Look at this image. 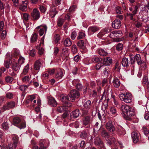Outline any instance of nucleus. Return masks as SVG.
I'll list each match as a JSON object with an SVG mask.
<instances>
[{
	"label": "nucleus",
	"instance_id": "obj_1",
	"mask_svg": "<svg viewBox=\"0 0 149 149\" xmlns=\"http://www.w3.org/2000/svg\"><path fill=\"white\" fill-rule=\"evenodd\" d=\"M121 109L124 114V118L126 120H130V118L134 115V109L129 106L123 105L121 107Z\"/></svg>",
	"mask_w": 149,
	"mask_h": 149
},
{
	"label": "nucleus",
	"instance_id": "obj_2",
	"mask_svg": "<svg viewBox=\"0 0 149 149\" xmlns=\"http://www.w3.org/2000/svg\"><path fill=\"white\" fill-rule=\"evenodd\" d=\"M80 95L79 92L73 90L71 91L70 93L68 95H63L61 96V101L65 103L66 100L73 101L74 100L75 98H78Z\"/></svg>",
	"mask_w": 149,
	"mask_h": 149
},
{
	"label": "nucleus",
	"instance_id": "obj_3",
	"mask_svg": "<svg viewBox=\"0 0 149 149\" xmlns=\"http://www.w3.org/2000/svg\"><path fill=\"white\" fill-rule=\"evenodd\" d=\"M119 96L121 100L125 103H130L132 101V96L130 93H121L119 94Z\"/></svg>",
	"mask_w": 149,
	"mask_h": 149
},
{
	"label": "nucleus",
	"instance_id": "obj_4",
	"mask_svg": "<svg viewBox=\"0 0 149 149\" xmlns=\"http://www.w3.org/2000/svg\"><path fill=\"white\" fill-rule=\"evenodd\" d=\"M13 124L17 126L20 129L24 128L26 127V123L24 121H21L20 119L18 117H15L13 120Z\"/></svg>",
	"mask_w": 149,
	"mask_h": 149
},
{
	"label": "nucleus",
	"instance_id": "obj_5",
	"mask_svg": "<svg viewBox=\"0 0 149 149\" xmlns=\"http://www.w3.org/2000/svg\"><path fill=\"white\" fill-rule=\"evenodd\" d=\"M83 106L84 108L83 109L82 111L84 114H87L89 110H92V105L90 100H88L84 104Z\"/></svg>",
	"mask_w": 149,
	"mask_h": 149
},
{
	"label": "nucleus",
	"instance_id": "obj_6",
	"mask_svg": "<svg viewBox=\"0 0 149 149\" xmlns=\"http://www.w3.org/2000/svg\"><path fill=\"white\" fill-rule=\"evenodd\" d=\"M12 136L13 144L11 145V143H8V147L9 149H15L17 147L18 141V137L17 135H14Z\"/></svg>",
	"mask_w": 149,
	"mask_h": 149
},
{
	"label": "nucleus",
	"instance_id": "obj_7",
	"mask_svg": "<svg viewBox=\"0 0 149 149\" xmlns=\"http://www.w3.org/2000/svg\"><path fill=\"white\" fill-rule=\"evenodd\" d=\"M120 32L118 31H113L111 32L110 35V37L114 39L113 40L114 41L116 42H119L120 41H122L124 40L123 38H122L121 39L116 38L118 37V34H120Z\"/></svg>",
	"mask_w": 149,
	"mask_h": 149
},
{
	"label": "nucleus",
	"instance_id": "obj_8",
	"mask_svg": "<svg viewBox=\"0 0 149 149\" xmlns=\"http://www.w3.org/2000/svg\"><path fill=\"white\" fill-rule=\"evenodd\" d=\"M106 127L107 130L111 132H113L115 130V127L111 120L109 121L106 123Z\"/></svg>",
	"mask_w": 149,
	"mask_h": 149
},
{
	"label": "nucleus",
	"instance_id": "obj_9",
	"mask_svg": "<svg viewBox=\"0 0 149 149\" xmlns=\"http://www.w3.org/2000/svg\"><path fill=\"white\" fill-rule=\"evenodd\" d=\"M36 29H40L39 31V35L41 36L44 34L45 35L47 29V27L45 25H41L37 27Z\"/></svg>",
	"mask_w": 149,
	"mask_h": 149
},
{
	"label": "nucleus",
	"instance_id": "obj_10",
	"mask_svg": "<svg viewBox=\"0 0 149 149\" xmlns=\"http://www.w3.org/2000/svg\"><path fill=\"white\" fill-rule=\"evenodd\" d=\"M31 16L34 20H38L40 17V14L39 10L36 8H34L31 13Z\"/></svg>",
	"mask_w": 149,
	"mask_h": 149
},
{
	"label": "nucleus",
	"instance_id": "obj_11",
	"mask_svg": "<svg viewBox=\"0 0 149 149\" xmlns=\"http://www.w3.org/2000/svg\"><path fill=\"white\" fill-rule=\"evenodd\" d=\"M15 105V102L11 101L7 103V104L4 105L3 107V109L4 111L8 110L10 109H12L14 107Z\"/></svg>",
	"mask_w": 149,
	"mask_h": 149
},
{
	"label": "nucleus",
	"instance_id": "obj_12",
	"mask_svg": "<svg viewBox=\"0 0 149 149\" xmlns=\"http://www.w3.org/2000/svg\"><path fill=\"white\" fill-rule=\"evenodd\" d=\"M48 6L49 7H50L49 13L51 17L53 18L57 13V12L56 9V7L55 6H50L49 5H48Z\"/></svg>",
	"mask_w": 149,
	"mask_h": 149
},
{
	"label": "nucleus",
	"instance_id": "obj_13",
	"mask_svg": "<svg viewBox=\"0 0 149 149\" xmlns=\"http://www.w3.org/2000/svg\"><path fill=\"white\" fill-rule=\"evenodd\" d=\"M131 135L133 142L134 143H137L139 139V134L136 132H134L132 133Z\"/></svg>",
	"mask_w": 149,
	"mask_h": 149
},
{
	"label": "nucleus",
	"instance_id": "obj_14",
	"mask_svg": "<svg viewBox=\"0 0 149 149\" xmlns=\"http://www.w3.org/2000/svg\"><path fill=\"white\" fill-rule=\"evenodd\" d=\"M121 25V23L120 20L118 19H115L112 22V26L115 29H118L120 28Z\"/></svg>",
	"mask_w": 149,
	"mask_h": 149
},
{
	"label": "nucleus",
	"instance_id": "obj_15",
	"mask_svg": "<svg viewBox=\"0 0 149 149\" xmlns=\"http://www.w3.org/2000/svg\"><path fill=\"white\" fill-rule=\"evenodd\" d=\"M100 131L101 136L106 140L109 139V135L106 130L104 128H101Z\"/></svg>",
	"mask_w": 149,
	"mask_h": 149
},
{
	"label": "nucleus",
	"instance_id": "obj_16",
	"mask_svg": "<svg viewBox=\"0 0 149 149\" xmlns=\"http://www.w3.org/2000/svg\"><path fill=\"white\" fill-rule=\"evenodd\" d=\"M105 91L107 93L106 95L105 96V92H104L103 93V95H102V97L100 99V102L102 101V100L103 99H104V101H105V100H107V99L106 95H108L109 92H111V89L110 87L107 86L105 88Z\"/></svg>",
	"mask_w": 149,
	"mask_h": 149
},
{
	"label": "nucleus",
	"instance_id": "obj_17",
	"mask_svg": "<svg viewBox=\"0 0 149 149\" xmlns=\"http://www.w3.org/2000/svg\"><path fill=\"white\" fill-rule=\"evenodd\" d=\"M100 28L96 26H92L89 27L88 29V33L90 34H92L95 32L99 31Z\"/></svg>",
	"mask_w": 149,
	"mask_h": 149
},
{
	"label": "nucleus",
	"instance_id": "obj_18",
	"mask_svg": "<svg viewBox=\"0 0 149 149\" xmlns=\"http://www.w3.org/2000/svg\"><path fill=\"white\" fill-rule=\"evenodd\" d=\"M43 61L40 60L36 61L34 64V68L36 70H39L41 66Z\"/></svg>",
	"mask_w": 149,
	"mask_h": 149
},
{
	"label": "nucleus",
	"instance_id": "obj_19",
	"mask_svg": "<svg viewBox=\"0 0 149 149\" xmlns=\"http://www.w3.org/2000/svg\"><path fill=\"white\" fill-rule=\"evenodd\" d=\"M90 124V117L88 116H86L83 120V125L85 126L87 125L86 127H91Z\"/></svg>",
	"mask_w": 149,
	"mask_h": 149
},
{
	"label": "nucleus",
	"instance_id": "obj_20",
	"mask_svg": "<svg viewBox=\"0 0 149 149\" xmlns=\"http://www.w3.org/2000/svg\"><path fill=\"white\" fill-rule=\"evenodd\" d=\"M48 103L51 106L56 107L57 105V103L55 99L52 97L49 99Z\"/></svg>",
	"mask_w": 149,
	"mask_h": 149
},
{
	"label": "nucleus",
	"instance_id": "obj_21",
	"mask_svg": "<svg viewBox=\"0 0 149 149\" xmlns=\"http://www.w3.org/2000/svg\"><path fill=\"white\" fill-rule=\"evenodd\" d=\"M63 74L62 71L60 70H58L56 73L55 78L58 79H61L63 76Z\"/></svg>",
	"mask_w": 149,
	"mask_h": 149
},
{
	"label": "nucleus",
	"instance_id": "obj_22",
	"mask_svg": "<svg viewBox=\"0 0 149 149\" xmlns=\"http://www.w3.org/2000/svg\"><path fill=\"white\" fill-rule=\"evenodd\" d=\"M80 114L79 111L78 109H77L72 111L71 113V116L74 118H76L78 117Z\"/></svg>",
	"mask_w": 149,
	"mask_h": 149
},
{
	"label": "nucleus",
	"instance_id": "obj_23",
	"mask_svg": "<svg viewBox=\"0 0 149 149\" xmlns=\"http://www.w3.org/2000/svg\"><path fill=\"white\" fill-rule=\"evenodd\" d=\"M113 86L116 88H118L120 84L119 80L116 77L113 79Z\"/></svg>",
	"mask_w": 149,
	"mask_h": 149
},
{
	"label": "nucleus",
	"instance_id": "obj_24",
	"mask_svg": "<svg viewBox=\"0 0 149 149\" xmlns=\"http://www.w3.org/2000/svg\"><path fill=\"white\" fill-rule=\"evenodd\" d=\"M38 35L37 33H33L31 37L30 41L31 42H34L37 41L38 38Z\"/></svg>",
	"mask_w": 149,
	"mask_h": 149
},
{
	"label": "nucleus",
	"instance_id": "obj_25",
	"mask_svg": "<svg viewBox=\"0 0 149 149\" xmlns=\"http://www.w3.org/2000/svg\"><path fill=\"white\" fill-rule=\"evenodd\" d=\"M48 5L47 6L45 5H39L38 8L41 13H45L47 8L48 6Z\"/></svg>",
	"mask_w": 149,
	"mask_h": 149
},
{
	"label": "nucleus",
	"instance_id": "obj_26",
	"mask_svg": "<svg viewBox=\"0 0 149 149\" xmlns=\"http://www.w3.org/2000/svg\"><path fill=\"white\" fill-rule=\"evenodd\" d=\"M104 62L106 65L105 66L109 65L112 63V60L110 57H107L104 59Z\"/></svg>",
	"mask_w": 149,
	"mask_h": 149
},
{
	"label": "nucleus",
	"instance_id": "obj_27",
	"mask_svg": "<svg viewBox=\"0 0 149 149\" xmlns=\"http://www.w3.org/2000/svg\"><path fill=\"white\" fill-rule=\"evenodd\" d=\"M109 100V99L107 98V100L104 101L103 105L102 106V109L104 112L108 107V103Z\"/></svg>",
	"mask_w": 149,
	"mask_h": 149
},
{
	"label": "nucleus",
	"instance_id": "obj_28",
	"mask_svg": "<svg viewBox=\"0 0 149 149\" xmlns=\"http://www.w3.org/2000/svg\"><path fill=\"white\" fill-rule=\"evenodd\" d=\"M20 68V65L19 64H17L16 63H13V64L12 69L15 71H17L19 70Z\"/></svg>",
	"mask_w": 149,
	"mask_h": 149
},
{
	"label": "nucleus",
	"instance_id": "obj_29",
	"mask_svg": "<svg viewBox=\"0 0 149 149\" xmlns=\"http://www.w3.org/2000/svg\"><path fill=\"white\" fill-rule=\"evenodd\" d=\"M122 64L124 67H127L129 65V60L128 58H124L122 61Z\"/></svg>",
	"mask_w": 149,
	"mask_h": 149
},
{
	"label": "nucleus",
	"instance_id": "obj_30",
	"mask_svg": "<svg viewBox=\"0 0 149 149\" xmlns=\"http://www.w3.org/2000/svg\"><path fill=\"white\" fill-rule=\"evenodd\" d=\"M72 41L70 38H67L65 39L64 42V44L65 46L66 47L70 46L72 45Z\"/></svg>",
	"mask_w": 149,
	"mask_h": 149
},
{
	"label": "nucleus",
	"instance_id": "obj_31",
	"mask_svg": "<svg viewBox=\"0 0 149 149\" xmlns=\"http://www.w3.org/2000/svg\"><path fill=\"white\" fill-rule=\"evenodd\" d=\"M45 143L44 140H41L39 142V149H45L46 147L44 146V144Z\"/></svg>",
	"mask_w": 149,
	"mask_h": 149
},
{
	"label": "nucleus",
	"instance_id": "obj_32",
	"mask_svg": "<svg viewBox=\"0 0 149 149\" xmlns=\"http://www.w3.org/2000/svg\"><path fill=\"white\" fill-rule=\"evenodd\" d=\"M135 58L139 65L143 61L141 59L140 56L139 54H137L135 56Z\"/></svg>",
	"mask_w": 149,
	"mask_h": 149
},
{
	"label": "nucleus",
	"instance_id": "obj_33",
	"mask_svg": "<svg viewBox=\"0 0 149 149\" xmlns=\"http://www.w3.org/2000/svg\"><path fill=\"white\" fill-rule=\"evenodd\" d=\"M102 59L100 57L97 56L93 57L92 58V61L93 63H95L102 61Z\"/></svg>",
	"mask_w": 149,
	"mask_h": 149
},
{
	"label": "nucleus",
	"instance_id": "obj_34",
	"mask_svg": "<svg viewBox=\"0 0 149 149\" xmlns=\"http://www.w3.org/2000/svg\"><path fill=\"white\" fill-rule=\"evenodd\" d=\"M98 53L101 56H105L107 55V53L104 49H100L98 51Z\"/></svg>",
	"mask_w": 149,
	"mask_h": 149
},
{
	"label": "nucleus",
	"instance_id": "obj_35",
	"mask_svg": "<svg viewBox=\"0 0 149 149\" xmlns=\"http://www.w3.org/2000/svg\"><path fill=\"white\" fill-rule=\"evenodd\" d=\"M105 67V65L101 63H98L96 65V69L97 70H99Z\"/></svg>",
	"mask_w": 149,
	"mask_h": 149
},
{
	"label": "nucleus",
	"instance_id": "obj_36",
	"mask_svg": "<svg viewBox=\"0 0 149 149\" xmlns=\"http://www.w3.org/2000/svg\"><path fill=\"white\" fill-rule=\"evenodd\" d=\"M103 73L106 76H108L110 73V70L108 67L105 65V67L104 68Z\"/></svg>",
	"mask_w": 149,
	"mask_h": 149
},
{
	"label": "nucleus",
	"instance_id": "obj_37",
	"mask_svg": "<svg viewBox=\"0 0 149 149\" xmlns=\"http://www.w3.org/2000/svg\"><path fill=\"white\" fill-rule=\"evenodd\" d=\"M67 110V108L64 107H59L57 108V111L59 112H63L64 111H66Z\"/></svg>",
	"mask_w": 149,
	"mask_h": 149
},
{
	"label": "nucleus",
	"instance_id": "obj_38",
	"mask_svg": "<svg viewBox=\"0 0 149 149\" xmlns=\"http://www.w3.org/2000/svg\"><path fill=\"white\" fill-rule=\"evenodd\" d=\"M14 79L13 77L10 76H7L5 77V80L6 82L10 83Z\"/></svg>",
	"mask_w": 149,
	"mask_h": 149
},
{
	"label": "nucleus",
	"instance_id": "obj_39",
	"mask_svg": "<svg viewBox=\"0 0 149 149\" xmlns=\"http://www.w3.org/2000/svg\"><path fill=\"white\" fill-rule=\"evenodd\" d=\"M85 37V34L83 32H79L77 37V39L79 40Z\"/></svg>",
	"mask_w": 149,
	"mask_h": 149
},
{
	"label": "nucleus",
	"instance_id": "obj_40",
	"mask_svg": "<svg viewBox=\"0 0 149 149\" xmlns=\"http://www.w3.org/2000/svg\"><path fill=\"white\" fill-rule=\"evenodd\" d=\"M123 45L122 44L119 43L116 46V49L118 51H121L123 48Z\"/></svg>",
	"mask_w": 149,
	"mask_h": 149
},
{
	"label": "nucleus",
	"instance_id": "obj_41",
	"mask_svg": "<svg viewBox=\"0 0 149 149\" xmlns=\"http://www.w3.org/2000/svg\"><path fill=\"white\" fill-rule=\"evenodd\" d=\"M29 68V65L27 64L23 70L22 75H25L27 74Z\"/></svg>",
	"mask_w": 149,
	"mask_h": 149
},
{
	"label": "nucleus",
	"instance_id": "obj_42",
	"mask_svg": "<svg viewBox=\"0 0 149 149\" xmlns=\"http://www.w3.org/2000/svg\"><path fill=\"white\" fill-rule=\"evenodd\" d=\"M77 45L81 49L84 48V43L83 40H79L77 43Z\"/></svg>",
	"mask_w": 149,
	"mask_h": 149
},
{
	"label": "nucleus",
	"instance_id": "obj_43",
	"mask_svg": "<svg viewBox=\"0 0 149 149\" xmlns=\"http://www.w3.org/2000/svg\"><path fill=\"white\" fill-rule=\"evenodd\" d=\"M94 143L96 145H99L102 143V142L100 138L98 137H96L95 139Z\"/></svg>",
	"mask_w": 149,
	"mask_h": 149
},
{
	"label": "nucleus",
	"instance_id": "obj_44",
	"mask_svg": "<svg viewBox=\"0 0 149 149\" xmlns=\"http://www.w3.org/2000/svg\"><path fill=\"white\" fill-rule=\"evenodd\" d=\"M116 131L120 134H123V129L121 127H118L116 128Z\"/></svg>",
	"mask_w": 149,
	"mask_h": 149
},
{
	"label": "nucleus",
	"instance_id": "obj_45",
	"mask_svg": "<svg viewBox=\"0 0 149 149\" xmlns=\"http://www.w3.org/2000/svg\"><path fill=\"white\" fill-rule=\"evenodd\" d=\"M142 130L145 135H147L149 133L148 130L146 127L143 126Z\"/></svg>",
	"mask_w": 149,
	"mask_h": 149
},
{
	"label": "nucleus",
	"instance_id": "obj_46",
	"mask_svg": "<svg viewBox=\"0 0 149 149\" xmlns=\"http://www.w3.org/2000/svg\"><path fill=\"white\" fill-rule=\"evenodd\" d=\"M87 136V133L85 131H83L81 132L80 136L81 138L83 139L86 138Z\"/></svg>",
	"mask_w": 149,
	"mask_h": 149
},
{
	"label": "nucleus",
	"instance_id": "obj_47",
	"mask_svg": "<svg viewBox=\"0 0 149 149\" xmlns=\"http://www.w3.org/2000/svg\"><path fill=\"white\" fill-rule=\"evenodd\" d=\"M13 94L10 92H8L6 93V97L8 99H11L13 97Z\"/></svg>",
	"mask_w": 149,
	"mask_h": 149
},
{
	"label": "nucleus",
	"instance_id": "obj_48",
	"mask_svg": "<svg viewBox=\"0 0 149 149\" xmlns=\"http://www.w3.org/2000/svg\"><path fill=\"white\" fill-rule=\"evenodd\" d=\"M7 34V32L6 30L2 31L1 35V38L2 39H4L6 37Z\"/></svg>",
	"mask_w": 149,
	"mask_h": 149
},
{
	"label": "nucleus",
	"instance_id": "obj_49",
	"mask_svg": "<svg viewBox=\"0 0 149 149\" xmlns=\"http://www.w3.org/2000/svg\"><path fill=\"white\" fill-rule=\"evenodd\" d=\"M2 128L3 130H7L9 128L8 123L6 122L3 123L2 125Z\"/></svg>",
	"mask_w": 149,
	"mask_h": 149
},
{
	"label": "nucleus",
	"instance_id": "obj_50",
	"mask_svg": "<svg viewBox=\"0 0 149 149\" xmlns=\"http://www.w3.org/2000/svg\"><path fill=\"white\" fill-rule=\"evenodd\" d=\"M139 65L142 68V69L145 70L147 68V65L146 63L143 61Z\"/></svg>",
	"mask_w": 149,
	"mask_h": 149
},
{
	"label": "nucleus",
	"instance_id": "obj_51",
	"mask_svg": "<svg viewBox=\"0 0 149 149\" xmlns=\"http://www.w3.org/2000/svg\"><path fill=\"white\" fill-rule=\"evenodd\" d=\"M110 112L112 114H115L116 113V110L114 107H111L110 108Z\"/></svg>",
	"mask_w": 149,
	"mask_h": 149
},
{
	"label": "nucleus",
	"instance_id": "obj_52",
	"mask_svg": "<svg viewBox=\"0 0 149 149\" xmlns=\"http://www.w3.org/2000/svg\"><path fill=\"white\" fill-rule=\"evenodd\" d=\"M29 86L26 85H22L20 86L19 87V89L20 90L22 91H24Z\"/></svg>",
	"mask_w": 149,
	"mask_h": 149
},
{
	"label": "nucleus",
	"instance_id": "obj_53",
	"mask_svg": "<svg viewBox=\"0 0 149 149\" xmlns=\"http://www.w3.org/2000/svg\"><path fill=\"white\" fill-rule=\"evenodd\" d=\"M24 61L25 59L24 58L22 57H19L18 61V64L20 65L23 63L24 62Z\"/></svg>",
	"mask_w": 149,
	"mask_h": 149
},
{
	"label": "nucleus",
	"instance_id": "obj_54",
	"mask_svg": "<svg viewBox=\"0 0 149 149\" xmlns=\"http://www.w3.org/2000/svg\"><path fill=\"white\" fill-rule=\"evenodd\" d=\"M143 84H146L147 86L149 84L148 82V78L146 77H145L143 79Z\"/></svg>",
	"mask_w": 149,
	"mask_h": 149
},
{
	"label": "nucleus",
	"instance_id": "obj_55",
	"mask_svg": "<svg viewBox=\"0 0 149 149\" xmlns=\"http://www.w3.org/2000/svg\"><path fill=\"white\" fill-rule=\"evenodd\" d=\"M77 33L76 32L74 31L72 32L71 35V39L73 40H74L77 36Z\"/></svg>",
	"mask_w": 149,
	"mask_h": 149
},
{
	"label": "nucleus",
	"instance_id": "obj_56",
	"mask_svg": "<svg viewBox=\"0 0 149 149\" xmlns=\"http://www.w3.org/2000/svg\"><path fill=\"white\" fill-rule=\"evenodd\" d=\"M64 22V20L63 19L60 18L58 19V26H61Z\"/></svg>",
	"mask_w": 149,
	"mask_h": 149
},
{
	"label": "nucleus",
	"instance_id": "obj_57",
	"mask_svg": "<svg viewBox=\"0 0 149 149\" xmlns=\"http://www.w3.org/2000/svg\"><path fill=\"white\" fill-rule=\"evenodd\" d=\"M29 76H26L22 78V80L24 82H29Z\"/></svg>",
	"mask_w": 149,
	"mask_h": 149
},
{
	"label": "nucleus",
	"instance_id": "obj_58",
	"mask_svg": "<svg viewBox=\"0 0 149 149\" xmlns=\"http://www.w3.org/2000/svg\"><path fill=\"white\" fill-rule=\"evenodd\" d=\"M19 9L23 11H25L27 10V6L21 5L19 7Z\"/></svg>",
	"mask_w": 149,
	"mask_h": 149
},
{
	"label": "nucleus",
	"instance_id": "obj_59",
	"mask_svg": "<svg viewBox=\"0 0 149 149\" xmlns=\"http://www.w3.org/2000/svg\"><path fill=\"white\" fill-rule=\"evenodd\" d=\"M36 54V51L35 49L31 50L29 52L30 55L32 56H34Z\"/></svg>",
	"mask_w": 149,
	"mask_h": 149
},
{
	"label": "nucleus",
	"instance_id": "obj_60",
	"mask_svg": "<svg viewBox=\"0 0 149 149\" xmlns=\"http://www.w3.org/2000/svg\"><path fill=\"white\" fill-rule=\"evenodd\" d=\"M144 118L146 120L149 119V112L148 111H146L144 115Z\"/></svg>",
	"mask_w": 149,
	"mask_h": 149
},
{
	"label": "nucleus",
	"instance_id": "obj_61",
	"mask_svg": "<svg viewBox=\"0 0 149 149\" xmlns=\"http://www.w3.org/2000/svg\"><path fill=\"white\" fill-rule=\"evenodd\" d=\"M75 87L76 88L79 90H81L82 88V86L80 83H77V84H76Z\"/></svg>",
	"mask_w": 149,
	"mask_h": 149
},
{
	"label": "nucleus",
	"instance_id": "obj_62",
	"mask_svg": "<svg viewBox=\"0 0 149 149\" xmlns=\"http://www.w3.org/2000/svg\"><path fill=\"white\" fill-rule=\"evenodd\" d=\"M116 12L117 14H120L121 13L122 11L121 8L118 6L116 8Z\"/></svg>",
	"mask_w": 149,
	"mask_h": 149
},
{
	"label": "nucleus",
	"instance_id": "obj_63",
	"mask_svg": "<svg viewBox=\"0 0 149 149\" xmlns=\"http://www.w3.org/2000/svg\"><path fill=\"white\" fill-rule=\"evenodd\" d=\"M72 50L73 53H75L77 51V49L76 45H73L72 48Z\"/></svg>",
	"mask_w": 149,
	"mask_h": 149
},
{
	"label": "nucleus",
	"instance_id": "obj_64",
	"mask_svg": "<svg viewBox=\"0 0 149 149\" xmlns=\"http://www.w3.org/2000/svg\"><path fill=\"white\" fill-rule=\"evenodd\" d=\"M35 99V95H30L28 97V100L29 101L32 102Z\"/></svg>",
	"mask_w": 149,
	"mask_h": 149
}]
</instances>
